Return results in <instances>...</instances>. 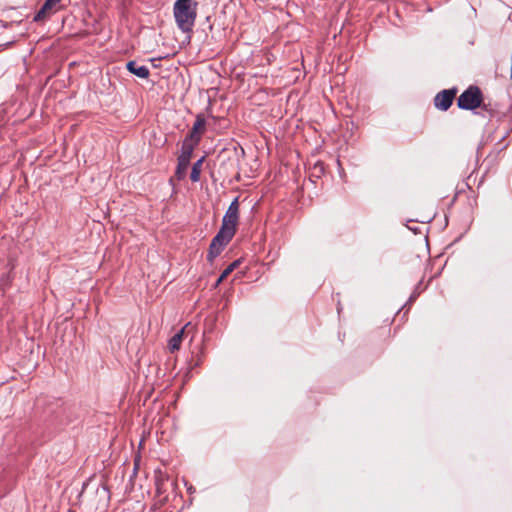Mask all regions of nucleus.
Masks as SVG:
<instances>
[{
  "label": "nucleus",
  "instance_id": "nucleus-3",
  "mask_svg": "<svg viewBox=\"0 0 512 512\" xmlns=\"http://www.w3.org/2000/svg\"><path fill=\"white\" fill-rule=\"evenodd\" d=\"M239 221V198L236 197L229 205L222 219L221 229L227 231L233 236L236 233Z\"/></svg>",
  "mask_w": 512,
  "mask_h": 512
},
{
  "label": "nucleus",
  "instance_id": "nucleus-14",
  "mask_svg": "<svg viewBox=\"0 0 512 512\" xmlns=\"http://www.w3.org/2000/svg\"><path fill=\"white\" fill-rule=\"evenodd\" d=\"M97 493H101L103 496L107 497L108 496V490L106 489L105 486H100L98 489H97Z\"/></svg>",
  "mask_w": 512,
  "mask_h": 512
},
{
  "label": "nucleus",
  "instance_id": "nucleus-9",
  "mask_svg": "<svg viewBox=\"0 0 512 512\" xmlns=\"http://www.w3.org/2000/svg\"><path fill=\"white\" fill-rule=\"evenodd\" d=\"M183 334H184V328H182L181 330H179L170 340H169V344H168V347H169V350L171 352H175L177 350H179L180 348V345H181V342H182V339H183Z\"/></svg>",
  "mask_w": 512,
  "mask_h": 512
},
{
  "label": "nucleus",
  "instance_id": "nucleus-6",
  "mask_svg": "<svg viewBox=\"0 0 512 512\" xmlns=\"http://www.w3.org/2000/svg\"><path fill=\"white\" fill-rule=\"evenodd\" d=\"M61 0H46L44 4L42 5L41 9L37 12V14L34 17V21H41L46 16L52 14L56 11L57 5L60 3Z\"/></svg>",
  "mask_w": 512,
  "mask_h": 512
},
{
  "label": "nucleus",
  "instance_id": "nucleus-2",
  "mask_svg": "<svg viewBox=\"0 0 512 512\" xmlns=\"http://www.w3.org/2000/svg\"><path fill=\"white\" fill-rule=\"evenodd\" d=\"M482 102V93L477 86H470L457 99V105L463 110L478 108Z\"/></svg>",
  "mask_w": 512,
  "mask_h": 512
},
{
  "label": "nucleus",
  "instance_id": "nucleus-11",
  "mask_svg": "<svg viewBox=\"0 0 512 512\" xmlns=\"http://www.w3.org/2000/svg\"><path fill=\"white\" fill-rule=\"evenodd\" d=\"M223 248L219 247L218 244L211 241L209 246V251L207 255V259L209 262H213L214 259L222 252Z\"/></svg>",
  "mask_w": 512,
  "mask_h": 512
},
{
  "label": "nucleus",
  "instance_id": "nucleus-7",
  "mask_svg": "<svg viewBox=\"0 0 512 512\" xmlns=\"http://www.w3.org/2000/svg\"><path fill=\"white\" fill-rule=\"evenodd\" d=\"M126 68L131 74L142 79H147L150 75L148 67L145 65H139L136 61H129Z\"/></svg>",
  "mask_w": 512,
  "mask_h": 512
},
{
  "label": "nucleus",
  "instance_id": "nucleus-13",
  "mask_svg": "<svg viewBox=\"0 0 512 512\" xmlns=\"http://www.w3.org/2000/svg\"><path fill=\"white\" fill-rule=\"evenodd\" d=\"M239 264V261L236 260L234 262H232L230 265H228L225 270L223 271L224 272V276H228L231 272L234 271V269L238 266Z\"/></svg>",
  "mask_w": 512,
  "mask_h": 512
},
{
  "label": "nucleus",
  "instance_id": "nucleus-5",
  "mask_svg": "<svg viewBox=\"0 0 512 512\" xmlns=\"http://www.w3.org/2000/svg\"><path fill=\"white\" fill-rule=\"evenodd\" d=\"M457 93L456 88L442 90L437 93L434 98V105L441 111H446L450 108Z\"/></svg>",
  "mask_w": 512,
  "mask_h": 512
},
{
  "label": "nucleus",
  "instance_id": "nucleus-8",
  "mask_svg": "<svg viewBox=\"0 0 512 512\" xmlns=\"http://www.w3.org/2000/svg\"><path fill=\"white\" fill-rule=\"evenodd\" d=\"M233 235L228 233L227 231L220 228L218 233L214 236L212 241L219 245V247H224L231 241Z\"/></svg>",
  "mask_w": 512,
  "mask_h": 512
},
{
  "label": "nucleus",
  "instance_id": "nucleus-12",
  "mask_svg": "<svg viewBox=\"0 0 512 512\" xmlns=\"http://www.w3.org/2000/svg\"><path fill=\"white\" fill-rule=\"evenodd\" d=\"M205 124V121L203 118L201 117H197L196 121L194 122V125L192 127V130L191 132L189 133V135L185 138V139H188L189 142H191V140H193L195 138V135L197 133V131L203 127Z\"/></svg>",
  "mask_w": 512,
  "mask_h": 512
},
{
  "label": "nucleus",
  "instance_id": "nucleus-15",
  "mask_svg": "<svg viewBox=\"0 0 512 512\" xmlns=\"http://www.w3.org/2000/svg\"><path fill=\"white\" fill-rule=\"evenodd\" d=\"M227 276H224V272L221 273V275L219 276L218 280H217V284H219L220 282H222Z\"/></svg>",
  "mask_w": 512,
  "mask_h": 512
},
{
  "label": "nucleus",
  "instance_id": "nucleus-4",
  "mask_svg": "<svg viewBox=\"0 0 512 512\" xmlns=\"http://www.w3.org/2000/svg\"><path fill=\"white\" fill-rule=\"evenodd\" d=\"M193 149V143L189 142L188 139H185L182 144L181 153L178 156V163L175 172V176L177 177L178 180H182L186 176V172L192 157Z\"/></svg>",
  "mask_w": 512,
  "mask_h": 512
},
{
  "label": "nucleus",
  "instance_id": "nucleus-1",
  "mask_svg": "<svg viewBox=\"0 0 512 512\" xmlns=\"http://www.w3.org/2000/svg\"><path fill=\"white\" fill-rule=\"evenodd\" d=\"M173 15L182 32H191L197 17V3L192 0H176Z\"/></svg>",
  "mask_w": 512,
  "mask_h": 512
},
{
  "label": "nucleus",
  "instance_id": "nucleus-10",
  "mask_svg": "<svg viewBox=\"0 0 512 512\" xmlns=\"http://www.w3.org/2000/svg\"><path fill=\"white\" fill-rule=\"evenodd\" d=\"M203 163V158L196 161L191 170L190 179L192 182H198L200 180V174H201V166Z\"/></svg>",
  "mask_w": 512,
  "mask_h": 512
}]
</instances>
